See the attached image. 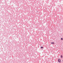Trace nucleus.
Here are the masks:
<instances>
[{"label":"nucleus","mask_w":63,"mask_h":63,"mask_svg":"<svg viewBox=\"0 0 63 63\" xmlns=\"http://www.w3.org/2000/svg\"><path fill=\"white\" fill-rule=\"evenodd\" d=\"M61 58H63V56H62V55H61Z\"/></svg>","instance_id":"20e7f679"},{"label":"nucleus","mask_w":63,"mask_h":63,"mask_svg":"<svg viewBox=\"0 0 63 63\" xmlns=\"http://www.w3.org/2000/svg\"><path fill=\"white\" fill-rule=\"evenodd\" d=\"M58 62H59L60 63L61 62V60L60 59H59L58 60Z\"/></svg>","instance_id":"f257e3e1"},{"label":"nucleus","mask_w":63,"mask_h":63,"mask_svg":"<svg viewBox=\"0 0 63 63\" xmlns=\"http://www.w3.org/2000/svg\"><path fill=\"white\" fill-rule=\"evenodd\" d=\"M41 48H43V47H41Z\"/></svg>","instance_id":"7ed1b4c3"},{"label":"nucleus","mask_w":63,"mask_h":63,"mask_svg":"<svg viewBox=\"0 0 63 63\" xmlns=\"http://www.w3.org/2000/svg\"><path fill=\"white\" fill-rule=\"evenodd\" d=\"M61 40H63V38H61Z\"/></svg>","instance_id":"39448f33"},{"label":"nucleus","mask_w":63,"mask_h":63,"mask_svg":"<svg viewBox=\"0 0 63 63\" xmlns=\"http://www.w3.org/2000/svg\"><path fill=\"white\" fill-rule=\"evenodd\" d=\"M51 44H54V42H51Z\"/></svg>","instance_id":"f03ea898"}]
</instances>
